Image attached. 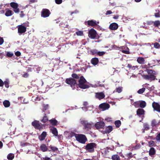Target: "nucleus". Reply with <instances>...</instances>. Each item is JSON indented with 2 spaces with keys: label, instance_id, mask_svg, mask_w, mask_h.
<instances>
[{
  "label": "nucleus",
  "instance_id": "1",
  "mask_svg": "<svg viewBox=\"0 0 160 160\" xmlns=\"http://www.w3.org/2000/svg\"><path fill=\"white\" fill-rule=\"evenodd\" d=\"M87 82V81L84 78L83 76H82L80 77L78 80V83L76 85L81 88L83 89L88 88L89 87V86L88 85L85 84Z\"/></svg>",
  "mask_w": 160,
  "mask_h": 160
},
{
  "label": "nucleus",
  "instance_id": "2",
  "mask_svg": "<svg viewBox=\"0 0 160 160\" xmlns=\"http://www.w3.org/2000/svg\"><path fill=\"white\" fill-rule=\"evenodd\" d=\"M74 134L76 140L80 143L84 144L87 141V138L85 135L75 133H74Z\"/></svg>",
  "mask_w": 160,
  "mask_h": 160
},
{
  "label": "nucleus",
  "instance_id": "3",
  "mask_svg": "<svg viewBox=\"0 0 160 160\" xmlns=\"http://www.w3.org/2000/svg\"><path fill=\"white\" fill-rule=\"evenodd\" d=\"M97 144L94 142L88 143L85 146V149L87 152L92 153L94 152V148H97Z\"/></svg>",
  "mask_w": 160,
  "mask_h": 160
},
{
  "label": "nucleus",
  "instance_id": "4",
  "mask_svg": "<svg viewBox=\"0 0 160 160\" xmlns=\"http://www.w3.org/2000/svg\"><path fill=\"white\" fill-rule=\"evenodd\" d=\"M88 36L91 39H98L99 37L96 32V31L93 28H91L88 31Z\"/></svg>",
  "mask_w": 160,
  "mask_h": 160
},
{
  "label": "nucleus",
  "instance_id": "5",
  "mask_svg": "<svg viewBox=\"0 0 160 160\" xmlns=\"http://www.w3.org/2000/svg\"><path fill=\"white\" fill-rule=\"evenodd\" d=\"M65 82L67 84L69 85L72 87H75V85L77 84L76 80L72 78H66Z\"/></svg>",
  "mask_w": 160,
  "mask_h": 160
},
{
  "label": "nucleus",
  "instance_id": "6",
  "mask_svg": "<svg viewBox=\"0 0 160 160\" xmlns=\"http://www.w3.org/2000/svg\"><path fill=\"white\" fill-rule=\"evenodd\" d=\"M81 123L84 126V129L86 130L91 129L92 127V124L88 122L87 121L82 120L80 121Z\"/></svg>",
  "mask_w": 160,
  "mask_h": 160
},
{
  "label": "nucleus",
  "instance_id": "7",
  "mask_svg": "<svg viewBox=\"0 0 160 160\" xmlns=\"http://www.w3.org/2000/svg\"><path fill=\"white\" fill-rule=\"evenodd\" d=\"M99 23V22H96V21L93 20H88L85 22V24L88 27L95 26L97 25L98 23Z\"/></svg>",
  "mask_w": 160,
  "mask_h": 160
},
{
  "label": "nucleus",
  "instance_id": "8",
  "mask_svg": "<svg viewBox=\"0 0 160 160\" xmlns=\"http://www.w3.org/2000/svg\"><path fill=\"white\" fill-rule=\"evenodd\" d=\"M17 27L18 32L20 35L25 33L26 31V27L22 25H18Z\"/></svg>",
  "mask_w": 160,
  "mask_h": 160
},
{
  "label": "nucleus",
  "instance_id": "9",
  "mask_svg": "<svg viewBox=\"0 0 160 160\" xmlns=\"http://www.w3.org/2000/svg\"><path fill=\"white\" fill-rule=\"evenodd\" d=\"M50 14V12L47 9H42L41 12V17L44 18L49 17Z\"/></svg>",
  "mask_w": 160,
  "mask_h": 160
},
{
  "label": "nucleus",
  "instance_id": "10",
  "mask_svg": "<svg viewBox=\"0 0 160 160\" xmlns=\"http://www.w3.org/2000/svg\"><path fill=\"white\" fill-rule=\"evenodd\" d=\"M32 125L36 129L40 130L42 128L41 123L38 121L34 120L33 122H32Z\"/></svg>",
  "mask_w": 160,
  "mask_h": 160
},
{
  "label": "nucleus",
  "instance_id": "11",
  "mask_svg": "<svg viewBox=\"0 0 160 160\" xmlns=\"http://www.w3.org/2000/svg\"><path fill=\"white\" fill-rule=\"evenodd\" d=\"M152 106L154 111L160 112V105L158 103L153 102Z\"/></svg>",
  "mask_w": 160,
  "mask_h": 160
},
{
  "label": "nucleus",
  "instance_id": "12",
  "mask_svg": "<svg viewBox=\"0 0 160 160\" xmlns=\"http://www.w3.org/2000/svg\"><path fill=\"white\" fill-rule=\"evenodd\" d=\"M99 107L102 110L104 111L108 109L110 107V105L108 103H103L101 104L99 106Z\"/></svg>",
  "mask_w": 160,
  "mask_h": 160
},
{
  "label": "nucleus",
  "instance_id": "13",
  "mask_svg": "<svg viewBox=\"0 0 160 160\" xmlns=\"http://www.w3.org/2000/svg\"><path fill=\"white\" fill-rule=\"evenodd\" d=\"M105 125V123L103 122H97L95 126L97 129L103 128Z\"/></svg>",
  "mask_w": 160,
  "mask_h": 160
},
{
  "label": "nucleus",
  "instance_id": "14",
  "mask_svg": "<svg viewBox=\"0 0 160 160\" xmlns=\"http://www.w3.org/2000/svg\"><path fill=\"white\" fill-rule=\"evenodd\" d=\"M40 149L41 151L43 152H45L47 151H51V150H49L48 146L45 144H42L40 146Z\"/></svg>",
  "mask_w": 160,
  "mask_h": 160
},
{
  "label": "nucleus",
  "instance_id": "15",
  "mask_svg": "<svg viewBox=\"0 0 160 160\" xmlns=\"http://www.w3.org/2000/svg\"><path fill=\"white\" fill-rule=\"evenodd\" d=\"M105 95L102 92H97L95 93V97L99 100L104 98Z\"/></svg>",
  "mask_w": 160,
  "mask_h": 160
},
{
  "label": "nucleus",
  "instance_id": "16",
  "mask_svg": "<svg viewBox=\"0 0 160 160\" xmlns=\"http://www.w3.org/2000/svg\"><path fill=\"white\" fill-rule=\"evenodd\" d=\"M118 27V25L117 23L115 22H113L109 26V28L111 30H117Z\"/></svg>",
  "mask_w": 160,
  "mask_h": 160
},
{
  "label": "nucleus",
  "instance_id": "17",
  "mask_svg": "<svg viewBox=\"0 0 160 160\" xmlns=\"http://www.w3.org/2000/svg\"><path fill=\"white\" fill-rule=\"evenodd\" d=\"M144 78L147 80L153 81L155 80L156 77L154 75H146L144 76Z\"/></svg>",
  "mask_w": 160,
  "mask_h": 160
},
{
  "label": "nucleus",
  "instance_id": "18",
  "mask_svg": "<svg viewBox=\"0 0 160 160\" xmlns=\"http://www.w3.org/2000/svg\"><path fill=\"white\" fill-rule=\"evenodd\" d=\"M47 135V133L46 132H43L40 135L38 136V139L40 141L44 140Z\"/></svg>",
  "mask_w": 160,
  "mask_h": 160
},
{
  "label": "nucleus",
  "instance_id": "19",
  "mask_svg": "<svg viewBox=\"0 0 160 160\" xmlns=\"http://www.w3.org/2000/svg\"><path fill=\"white\" fill-rule=\"evenodd\" d=\"M145 110L142 108H138L137 111V114L140 117L141 115H144L145 114Z\"/></svg>",
  "mask_w": 160,
  "mask_h": 160
},
{
  "label": "nucleus",
  "instance_id": "20",
  "mask_svg": "<svg viewBox=\"0 0 160 160\" xmlns=\"http://www.w3.org/2000/svg\"><path fill=\"white\" fill-rule=\"evenodd\" d=\"M156 150L153 147L151 148L149 151V154L151 157H153V156L156 153Z\"/></svg>",
  "mask_w": 160,
  "mask_h": 160
},
{
  "label": "nucleus",
  "instance_id": "21",
  "mask_svg": "<svg viewBox=\"0 0 160 160\" xmlns=\"http://www.w3.org/2000/svg\"><path fill=\"white\" fill-rule=\"evenodd\" d=\"M52 133L55 136H58V131L57 128L54 127H52L50 129Z\"/></svg>",
  "mask_w": 160,
  "mask_h": 160
},
{
  "label": "nucleus",
  "instance_id": "22",
  "mask_svg": "<svg viewBox=\"0 0 160 160\" xmlns=\"http://www.w3.org/2000/svg\"><path fill=\"white\" fill-rule=\"evenodd\" d=\"M137 61L140 64H144L145 62L144 58L141 57H138L137 59Z\"/></svg>",
  "mask_w": 160,
  "mask_h": 160
},
{
  "label": "nucleus",
  "instance_id": "23",
  "mask_svg": "<svg viewBox=\"0 0 160 160\" xmlns=\"http://www.w3.org/2000/svg\"><path fill=\"white\" fill-rule=\"evenodd\" d=\"M143 128L142 129V133H144L145 132V130H148L149 129V125L147 123H144L143 124Z\"/></svg>",
  "mask_w": 160,
  "mask_h": 160
},
{
  "label": "nucleus",
  "instance_id": "24",
  "mask_svg": "<svg viewBox=\"0 0 160 160\" xmlns=\"http://www.w3.org/2000/svg\"><path fill=\"white\" fill-rule=\"evenodd\" d=\"M99 62V60L98 58H94L92 59L91 60V63L94 65L97 64Z\"/></svg>",
  "mask_w": 160,
  "mask_h": 160
},
{
  "label": "nucleus",
  "instance_id": "25",
  "mask_svg": "<svg viewBox=\"0 0 160 160\" xmlns=\"http://www.w3.org/2000/svg\"><path fill=\"white\" fill-rule=\"evenodd\" d=\"M160 122H158L155 119H153L151 123V126L152 127L156 126L157 125L159 124Z\"/></svg>",
  "mask_w": 160,
  "mask_h": 160
},
{
  "label": "nucleus",
  "instance_id": "26",
  "mask_svg": "<svg viewBox=\"0 0 160 160\" xmlns=\"http://www.w3.org/2000/svg\"><path fill=\"white\" fill-rule=\"evenodd\" d=\"M112 130V126H109L107 127L105 130V132L106 133H109Z\"/></svg>",
  "mask_w": 160,
  "mask_h": 160
},
{
  "label": "nucleus",
  "instance_id": "27",
  "mask_svg": "<svg viewBox=\"0 0 160 160\" xmlns=\"http://www.w3.org/2000/svg\"><path fill=\"white\" fill-rule=\"evenodd\" d=\"M3 104L5 108L9 107L10 105V102L8 100H5L3 102Z\"/></svg>",
  "mask_w": 160,
  "mask_h": 160
},
{
  "label": "nucleus",
  "instance_id": "28",
  "mask_svg": "<svg viewBox=\"0 0 160 160\" xmlns=\"http://www.w3.org/2000/svg\"><path fill=\"white\" fill-rule=\"evenodd\" d=\"M44 116L43 117V118L40 121L43 123H45L48 120L47 116L46 114H44Z\"/></svg>",
  "mask_w": 160,
  "mask_h": 160
},
{
  "label": "nucleus",
  "instance_id": "29",
  "mask_svg": "<svg viewBox=\"0 0 160 160\" xmlns=\"http://www.w3.org/2000/svg\"><path fill=\"white\" fill-rule=\"evenodd\" d=\"M50 123L53 126H55L57 124L58 121L55 119H51L49 120Z\"/></svg>",
  "mask_w": 160,
  "mask_h": 160
},
{
  "label": "nucleus",
  "instance_id": "30",
  "mask_svg": "<svg viewBox=\"0 0 160 160\" xmlns=\"http://www.w3.org/2000/svg\"><path fill=\"white\" fill-rule=\"evenodd\" d=\"M146 71L149 75H155L156 74V72L154 70L149 69H147Z\"/></svg>",
  "mask_w": 160,
  "mask_h": 160
},
{
  "label": "nucleus",
  "instance_id": "31",
  "mask_svg": "<svg viewBox=\"0 0 160 160\" xmlns=\"http://www.w3.org/2000/svg\"><path fill=\"white\" fill-rule=\"evenodd\" d=\"M11 7L13 9L18 7V4L17 3L15 2H12L10 3Z\"/></svg>",
  "mask_w": 160,
  "mask_h": 160
},
{
  "label": "nucleus",
  "instance_id": "32",
  "mask_svg": "<svg viewBox=\"0 0 160 160\" xmlns=\"http://www.w3.org/2000/svg\"><path fill=\"white\" fill-rule=\"evenodd\" d=\"M72 78H73L74 79H78L79 78H80V75L79 74L78 75L76 73H73L71 75Z\"/></svg>",
  "mask_w": 160,
  "mask_h": 160
},
{
  "label": "nucleus",
  "instance_id": "33",
  "mask_svg": "<svg viewBox=\"0 0 160 160\" xmlns=\"http://www.w3.org/2000/svg\"><path fill=\"white\" fill-rule=\"evenodd\" d=\"M49 148H50L51 149L50 150H51V151H52V152H54L56 151H57L58 150V149L56 147H55L54 146H52L51 145H50L49 147Z\"/></svg>",
  "mask_w": 160,
  "mask_h": 160
},
{
  "label": "nucleus",
  "instance_id": "34",
  "mask_svg": "<svg viewBox=\"0 0 160 160\" xmlns=\"http://www.w3.org/2000/svg\"><path fill=\"white\" fill-rule=\"evenodd\" d=\"M114 124L117 128H119L121 124V122L120 120H116Z\"/></svg>",
  "mask_w": 160,
  "mask_h": 160
},
{
  "label": "nucleus",
  "instance_id": "35",
  "mask_svg": "<svg viewBox=\"0 0 160 160\" xmlns=\"http://www.w3.org/2000/svg\"><path fill=\"white\" fill-rule=\"evenodd\" d=\"M127 67L129 69H131L132 70H135L136 68H138V66H132L131 65L129 64H128Z\"/></svg>",
  "mask_w": 160,
  "mask_h": 160
},
{
  "label": "nucleus",
  "instance_id": "36",
  "mask_svg": "<svg viewBox=\"0 0 160 160\" xmlns=\"http://www.w3.org/2000/svg\"><path fill=\"white\" fill-rule=\"evenodd\" d=\"M139 106L140 108H143L146 106V103L144 101H141L139 103Z\"/></svg>",
  "mask_w": 160,
  "mask_h": 160
},
{
  "label": "nucleus",
  "instance_id": "37",
  "mask_svg": "<svg viewBox=\"0 0 160 160\" xmlns=\"http://www.w3.org/2000/svg\"><path fill=\"white\" fill-rule=\"evenodd\" d=\"M3 82L4 85V84L5 87L7 88H9V80L8 79H6L5 81Z\"/></svg>",
  "mask_w": 160,
  "mask_h": 160
},
{
  "label": "nucleus",
  "instance_id": "38",
  "mask_svg": "<svg viewBox=\"0 0 160 160\" xmlns=\"http://www.w3.org/2000/svg\"><path fill=\"white\" fill-rule=\"evenodd\" d=\"M14 157V155L12 153L9 154L7 156V158L9 160H12Z\"/></svg>",
  "mask_w": 160,
  "mask_h": 160
},
{
  "label": "nucleus",
  "instance_id": "39",
  "mask_svg": "<svg viewBox=\"0 0 160 160\" xmlns=\"http://www.w3.org/2000/svg\"><path fill=\"white\" fill-rule=\"evenodd\" d=\"M153 26L155 27H158L159 26H160V21L159 20H157L153 22Z\"/></svg>",
  "mask_w": 160,
  "mask_h": 160
},
{
  "label": "nucleus",
  "instance_id": "40",
  "mask_svg": "<svg viewBox=\"0 0 160 160\" xmlns=\"http://www.w3.org/2000/svg\"><path fill=\"white\" fill-rule=\"evenodd\" d=\"M112 160H120V157L118 155H112Z\"/></svg>",
  "mask_w": 160,
  "mask_h": 160
},
{
  "label": "nucleus",
  "instance_id": "41",
  "mask_svg": "<svg viewBox=\"0 0 160 160\" xmlns=\"http://www.w3.org/2000/svg\"><path fill=\"white\" fill-rule=\"evenodd\" d=\"M12 11L10 10H7L5 14V15L7 17H8L11 16L12 14Z\"/></svg>",
  "mask_w": 160,
  "mask_h": 160
},
{
  "label": "nucleus",
  "instance_id": "42",
  "mask_svg": "<svg viewBox=\"0 0 160 160\" xmlns=\"http://www.w3.org/2000/svg\"><path fill=\"white\" fill-rule=\"evenodd\" d=\"M148 146L152 148V146H155V142L152 140H151L148 142Z\"/></svg>",
  "mask_w": 160,
  "mask_h": 160
},
{
  "label": "nucleus",
  "instance_id": "43",
  "mask_svg": "<svg viewBox=\"0 0 160 160\" xmlns=\"http://www.w3.org/2000/svg\"><path fill=\"white\" fill-rule=\"evenodd\" d=\"M154 47L156 48L159 49L160 48V44L157 42H156L153 44Z\"/></svg>",
  "mask_w": 160,
  "mask_h": 160
},
{
  "label": "nucleus",
  "instance_id": "44",
  "mask_svg": "<svg viewBox=\"0 0 160 160\" xmlns=\"http://www.w3.org/2000/svg\"><path fill=\"white\" fill-rule=\"evenodd\" d=\"M145 88H144L140 89L138 91V93L139 94H141L145 91Z\"/></svg>",
  "mask_w": 160,
  "mask_h": 160
},
{
  "label": "nucleus",
  "instance_id": "45",
  "mask_svg": "<svg viewBox=\"0 0 160 160\" xmlns=\"http://www.w3.org/2000/svg\"><path fill=\"white\" fill-rule=\"evenodd\" d=\"M155 139L157 142H160V132L157 134L155 137Z\"/></svg>",
  "mask_w": 160,
  "mask_h": 160
},
{
  "label": "nucleus",
  "instance_id": "46",
  "mask_svg": "<svg viewBox=\"0 0 160 160\" xmlns=\"http://www.w3.org/2000/svg\"><path fill=\"white\" fill-rule=\"evenodd\" d=\"M76 33L78 36H82L83 35V32L81 31H77Z\"/></svg>",
  "mask_w": 160,
  "mask_h": 160
},
{
  "label": "nucleus",
  "instance_id": "47",
  "mask_svg": "<svg viewBox=\"0 0 160 160\" xmlns=\"http://www.w3.org/2000/svg\"><path fill=\"white\" fill-rule=\"evenodd\" d=\"M98 50L96 49H92L90 51L91 52V53L92 55H95L96 54H97L98 53Z\"/></svg>",
  "mask_w": 160,
  "mask_h": 160
},
{
  "label": "nucleus",
  "instance_id": "48",
  "mask_svg": "<svg viewBox=\"0 0 160 160\" xmlns=\"http://www.w3.org/2000/svg\"><path fill=\"white\" fill-rule=\"evenodd\" d=\"M126 156L127 158H131L133 157V155L131 152H129L126 154Z\"/></svg>",
  "mask_w": 160,
  "mask_h": 160
},
{
  "label": "nucleus",
  "instance_id": "49",
  "mask_svg": "<svg viewBox=\"0 0 160 160\" xmlns=\"http://www.w3.org/2000/svg\"><path fill=\"white\" fill-rule=\"evenodd\" d=\"M105 52L103 51L102 52H98V53L97 55H98L99 56H102L105 54Z\"/></svg>",
  "mask_w": 160,
  "mask_h": 160
},
{
  "label": "nucleus",
  "instance_id": "50",
  "mask_svg": "<svg viewBox=\"0 0 160 160\" xmlns=\"http://www.w3.org/2000/svg\"><path fill=\"white\" fill-rule=\"evenodd\" d=\"M122 91V88L120 87H119L117 88L116 89L115 92H118L119 93L121 92Z\"/></svg>",
  "mask_w": 160,
  "mask_h": 160
},
{
  "label": "nucleus",
  "instance_id": "51",
  "mask_svg": "<svg viewBox=\"0 0 160 160\" xmlns=\"http://www.w3.org/2000/svg\"><path fill=\"white\" fill-rule=\"evenodd\" d=\"M13 10L16 13H18L19 12V9L18 8H14L13 9Z\"/></svg>",
  "mask_w": 160,
  "mask_h": 160
},
{
  "label": "nucleus",
  "instance_id": "52",
  "mask_svg": "<svg viewBox=\"0 0 160 160\" xmlns=\"http://www.w3.org/2000/svg\"><path fill=\"white\" fill-rule=\"evenodd\" d=\"M13 55V54L12 53H11L9 52H8L7 53V56L9 57H12Z\"/></svg>",
  "mask_w": 160,
  "mask_h": 160
},
{
  "label": "nucleus",
  "instance_id": "53",
  "mask_svg": "<svg viewBox=\"0 0 160 160\" xmlns=\"http://www.w3.org/2000/svg\"><path fill=\"white\" fill-rule=\"evenodd\" d=\"M55 2L58 4H61L62 2V0H55Z\"/></svg>",
  "mask_w": 160,
  "mask_h": 160
},
{
  "label": "nucleus",
  "instance_id": "54",
  "mask_svg": "<svg viewBox=\"0 0 160 160\" xmlns=\"http://www.w3.org/2000/svg\"><path fill=\"white\" fill-rule=\"evenodd\" d=\"M15 55L18 57L20 56L21 55V53L20 52L17 51L15 52Z\"/></svg>",
  "mask_w": 160,
  "mask_h": 160
},
{
  "label": "nucleus",
  "instance_id": "55",
  "mask_svg": "<svg viewBox=\"0 0 160 160\" xmlns=\"http://www.w3.org/2000/svg\"><path fill=\"white\" fill-rule=\"evenodd\" d=\"M4 85V82L0 78V87H2Z\"/></svg>",
  "mask_w": 160,
  "mask_h": 160
},
{
  "label": "nucleus",
  "instance_id": "56",
  "mask_svg": "<svg viewBox=\"0 0 160 160\" xmlns=\"http://www.w3.org/2000/svg\"><path fill=\"white\" fill-rule=\"evenodd\" d=\"M43 160H52V159L49 157H45V158H43Z\"/></svg>",
  "mask_w": 160,
  "mask_h": 160
},
{
  "label": "nucleus",
  "instance_id": "57",
  "mask_svg": "<svg viewBox=\"0 0 160 160\" xmlns=\"http://www.w3.org/2000/svg\"><path fill=\"white\" fill-rule=\"evenodd\" d=\"M154 16L156 18L160 17V14L159 12L155 13L154 14Z\"/></svg>",
  "mask_w": 160,
  "mask_h": 160
},
{
  "label": "nucleus",
  "instance_id": "58",
  "mask_svg": "<svg viewBox=\"0 0 160 160\" xmlns=\"http://www.w3.org/2000/svg\"><path fill=\"white\" fill-rule=\"evenodd\" d=\"M112 13V12L111 11V10H108L106 12L105 14L106 15H109V14H111Z\"/></svg>",
  "mask_w": 160,
  "mask_h": 160
},
{
  "label": "nucleus",
  "instance_id": "59",
  "mask_svg": "<svg viewBox=\"0 0 160 160\" xmlns=\"http://www.w3.org/2000/svg\"><path fill=\"white\" fill-rule=\"evenodd\" d=\"M29 145V143L28 142L23 143H21V145L22 147H24L26 146H27Z\"/></svg>",
  "mask_w": 160,
  "mask_h": 160
},
{
  "label": "nucleus",
  "instance_id": "60",
  "mask_svg": "<svg viewBox=\"0 0 160 160\" xmlns=\"http://www.w3.org/2000/svg\"><path fill=\"white\" fill-rule=\"evenodd\" d=\"M122 52L125 54H129V52L128 51L125 50H122Z\"/></svg>",
  "mask_w": 160,
  "mask_h": 160
},
{
  "label": "nucleus",
  "instance_id": "61",
  "mask_svg": "<svg viewBox=\"0 0 160 160\" xmlns=\"http://www.w3.org/2000/svg\"><path fill=\"white\" fill-rule=\"evenodd\" d=\"M4 42V40L2 38H0V45H2Z\"/></svg>",
  "mask_w": 160,
  "mask_h": 160
},
{
  "label": "nucleus",
  "instance_id": "62",
  "mask_svg": "<svg viewBox=\"0 0 160 160\" xmlns=\"http://www.w3.org/2000/svg\"><path fill=\"white\" fill-rule=\"evenodd\" d=\"M24 16V14L23 12L22 11L20 12V16L21 18H22Z\"/></svg>",
  "mask_w": 160,
  "mask_h": 160
},
{
  "label": "nucleus",
  "instance_id": "63",
  "mask_svg": "<svg viewBox=\"0 0 160 160\" xmlns=\"http://www.w3.org/2000/svg\"><path fill=\"white\" fill-rule=\"evenodd\" d=\"M48 106L47 105H45L43 108L42 110L43 112H44L45 110H46L48 108Z\"/></svg>",
  "mask_w": 160,
  "mask_h": 160
},
{
  "label": "nucleus",
  "instance_id": "64",
  "mask_svg": "<svg viewBox=\"0 0 160 160\" xmlns=\"http://www.w3.org/2000/svg\"><path fill=\"white\" fill-rule=\"evenodd\" d=\"M119 17V16L118 15H114L113 17V18L115 19H118Z\"/></svg>",
  "mask_w": 160,
  "mask_h": 160
}]
</instances>
